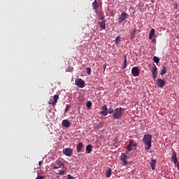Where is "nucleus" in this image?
<instances>
[{
	"instance_id": "nucleus-1",
	"label": "nucleus",
	"mask_w": 179,
	"mask_h": 179,
	"mask_svg": "<svg viewBox=\"0 0 179 179\" xmlns=\"http://www.w3.org/2000/svg\"><path fill=\"white\" fill-rule=\"evenodd\" d=\"M152 136L150 134H145L144 135V137H143V143H144V145H145V147H144V149L145 150H150L152 147Z\"/></svg>"
},
{
	"instance_id": "nucleus-2",
	"label": "nucleus",
	"mask_w": 179,
	"mask_h": 179,
	"mask_svg": "<svg viewBox=\"0 0 179 179\" xmlns=\"http://www.w3.org/2000/svg\"><path fill=\"white\" fill-rule=\"evenodd\" d=\"M113 117L114 120L120 119L122 117V108L120 107L115 108Z\"/></svg>"
},
{
	"instance_id": "nucleus-3",
	"label": "nucleus",
	"mask_w": 179,
	"mask_h": 179,
	"mask_svg": "<svg viewBox=\"0 0 179 179\" xmlns=\"http://www.w3.org/2000/svg\"><path fill=\"white\" fill-rule=\"evenodd\" d=\"M106 20L105 18V15H102L99 21V25L102 30H105L106 29Z\"/></svg>"
},
{
	"instance_id": "nucleus-4",
	"label": "nucleus",
	"mask_w": 179,
	"mask_h": 179,
	"mask_svg": "<svg viewBox=\"0 0 179 179\" xmlns=\"http://www.w3.org/2000/svg\"><path fill=\"white\" fill-rule=\"evenodd\" d=\"M128 17V14L126 12H123L122 13V14H120V16H119V18H117V22L119 23H122L123 21H124L127 17Z\"/></svg>"
},
{
	"instance_id": "nucleus-5",
	"label": "nucleus",
	"mask_w": 179,
	"mask_h": 179,
	"mask_svg": "<svg viewBox=\"0 0 179 179\" xmlns=\"http://www.w3.org/2000/svg\"><path fill=\"white\" fill-rule=\"evenodd\" d=\"M75 83L80 88H83L85 86V82L80 78L76 79Z\"/></svg>"
},
{
	"instance_id": "nucleus-6",
	"label": "nucleus",
	"mask_w": 179,
	"mask_h": 179,
	"mask_svg": "<svg viewBox=\"0 0 179 179\" xmlns=\"http://www.w3.org/2000/svg\"><path fill=\"white\" fill-rule=\"evenodd\" d=\"M131 75H133L134 77H138L140 75V70L138 67H133L131 69Z\"/></svg>"
},
{
	"instance_id": "nucleus-7",
	"label": "nucleus",
	"mask_w": 179,
	"mask_h": 179,
	"mask_svg": "<svg viewBox=\"0 0 179 179\" xmlns=\"http://www.w3.org/2000/svg\"><path fill=\"white\" fill-rule=\"evenodd\" d=\"M55 164L57 165H55V164L52 165V169H58L59 168L64 167V164L59 160H57L55 162Z\"/></svg>"
},
{
	"instance_id": "nucleus-8",
	"label": "nucleus",
	"mask_w": 179,
	"mask_h": 179,
	"mask_svg": "<svg viewBox=\"0 0 179 179\" xmlns=\"http://www.w3.org/2000/svg\"><path fill=\"white\" fill-rule=\"evenodd\" d=\"M128 156L126 155L124 153H122V155H120V161L123 162V164L127 165L128 164L127 160Z\"/></svg>"
},
{
	"instance_id": "nucleus-9",
	"label": "nucleus",
	"mask_w": 179,
	"mask_h": 179,
	"mask_svg": "<svg viewBox=\"0 0 179 179\" xmlns=\"http://www.w3.org/2000/svg\"><path fill=\"white\" fill-rule=\"evenodd\" d=\"M63 153L67 157H71L73 155V150L71 148H64Z\"/></svg>"
},
{
	"instance_id": "nucleus-10",
	"label": "nucleus",
	"mask_w": 179,
	"mask_h": 179,
	"mask_svg": "<svg viewBox=\"0 0 179 179\" xmlns=\"http://www.w3.org/2000/svg\"><path fill=\"white\" fill-rule=\"evenodd\" d=\"M165 82L164 80L158 78L157 79V86H158L159 88H163L164 87Z\"/></svg>"
},
{
	"instance_id": "nucleus-11",
	"label": "nucleus",
	"mask_w": 179,
	"mask_h": 179,
	"mask_svg": "<svg viewBox=\"0 0 179 179\" xmlns=\"http://www.w3.org/2000/svg\"><path fill=\"white\" fill-rule=\"evenodd\" d=\"M152 79H154V81H155L157 79V67L155 65H154V67H152Z\"/></svg>"
},
{
	"instance_id": "nucleus-12",
	"label": "nucleus",
	"mask_w": 179,
	"mask_h": 179,
	"mask_svg": "<svg viewBox=\"0 0 179 179\" xmlns=\"http://www.w3.org/2000/svg\"><path fill=\"white\" fill-rule=\"evenodd\" d=\"M101 114L103 116L108 115V108L106 105L102 107Z\"/></svg>"
},
{
	"instance_id": "nucleus-13",
	"label": "nucleus",
	"mask_w": 179,
	"mask_h": 179,
	"mask_svg": "<svg viewBox=\"0 0 179 179\" xmlns=\"http://www.w3.org/2000/svg\"><path fill=\"white\" fill-rule=\"evenodd\" d=\"M171 160L174 164H177L178 158H177V154L176 153V152H173L171 155Z\"/></svg>"
},
{
	"instance_id": "nucleus-14",
	"label": "nucleus",
	"mask_w": 179,
	"mask_h": 179,
	"mask_svg": "<svg viewBox=\"0 0 179 179\" xmlns=\"http://www.w3.org/2000/svg\"><path fill=\"white\" fill-rule=\"evenodd\" d=\"M137 29H134L130 32V40L134 41L136 38Z\"/></svg>"
},
{
	"instance_id": "nucleus-15",
	"label": "nucleus",
	"mask_w": 179,
	"mask_h": 179,
	"mask_svg": "<svg viewBox=\"0 0 179 179\" xmlns=\"http://www.w3.org/2000/svg\"><path fill=\"white\" fill-rule=\"evenodd\" d=\"M62 126L65 128H69L71 125V123L68 120H64L62 123Z\"/></svg>"
},
{
	"instance_id": "nucleus-16",
	"label": "nucleus",
	"mask_w": 179,
	"mask_h": 179,
	"mask_svg": "<svg viewBox=\"0 0 179 179\" xmlns=\"http://www.w3.org/2000/svg\"><path fill=\"white\" fill-rule=\"evenodd\" d=\"M156 164H157V160L156 159L151 160V162H150V165L151 166V169L155 170Z\"/></svg>"
},
{
	"instance_id": "nucleus-17",
	"label": "nucleus",
	"mask_w": 179,
	"mask_h": 179,
	"mask_svg": "<svg viewBox=\"0 0 179 179\" xmlns=\"http://www.w3.org/2000/svg\"><path fill=\"white\" fill-rule=\"evenodd\" d=\"M83 143L80 142L77 145V152L80 153L83 151Z\"/></svg>"
},
{
	"instance_id": "nucleus-18",
	"label": "nucleus",
	"mask_w": 179,
	"mask_h": 179,
	"mask_svg": "<svg viewBox=\"0 0 179 179\" xmlns=\"http://www.w3.org/2000/svg\"><path fill=\"white\" fill-rule=\"evenodd\" d=\"M166 73V69L165 66H162L159 75L164 76Z\"/></svg>"
},
{
	"instance_id": "nucleus-19",
	"label": "nucleus",
	"mask_w": 179,
	"mask_h": 179,
	"mask_svg": "<svg viewBox=\"0 0 179 179\" xmlns=\"http://www.w3.org/2000/svg\"><path fill=\"white\" fill-rule=\"evenodd\" d=\"M53 99H54V101L52 103L49 102V104L55 106L57 102V100L59 99V96L56 94L54 96Z\"/></svg>"
},
{
	"instance_id": "nucleus-20",
	"label": "nucleus",
	"mask_w": 179,
	"mask_h": 179,
	"mask_svg": "<svg viewBox=\"0 0 179 179\" xmlns=\"http://www.w3.org/2000/svg\"><path fill=\"white\" fill-rule=\"evenodd\" d=\"M92 151V145H88L87 147H86V152L87 154H90L91 153Z\"/></svg>"
},
{
	"instance_id": "nucleus-21",
	"label": "nucleus",
	"mask_w": 179,
	"mask_h": 179,
	"mask_svg": "<svg viewBox=\"0 0 179 179\" xmlns=\"http://www.w3.org/2000/svg\"><path fill=\"white\" fill-rule=\"evenodd\" d=\"M131 146L136 148L138 147V144L136 143H135V141L133 139H130V141L129 142Z\"/></svg>"
},
{
	"instance_id": "nucleus-22",
	"label": "nucleus",
	"mask_w": 179,
	"mask_h": 179,
	"mask_svg": "<svg viewBox=\"0 0 179 179\" xmlns=\"http://www.w3.org/2000/svg\"><path fill=\"white\" fill-rule=\"evenodd\" d=\"M155 30L154 29H151V31H150V40H152L153 36H155Z\"/></svg>"
},
{
	"instance_id": "nucleus-23",
	"label": "nucleus",
	"mask_w": 179,
	"mask_h": 179,
	"mask_svg": "<svg viewBox=\"0 0 179 179\" xmlns=\"http://www.w3.org/2000/svg\"><path fill=\"white\" fill-rule=\"evenodd\" d=\"M111 173H112V170L111 169H108L106 171V175L107 178H110L111 176Z\"/></svg>"
},
{
	"instance_id": "nucleus-24",
	"label": "nucleus",
	"mask_w": 179,
	"mask_h": 179,
	"mask_svg": "<svg viewBox=\"0 0 179 179\" xmlns=\"http://www.w3.org/2000/svg\"><path fill=\"white\" fill-rule=\"evenodd\" d=\"M92 7H93V9L94 10H97V1L95 0L93 3H92Z\"/></svg>"
},
{
	"instance_id": "nucleus-25",
	"label": "nucleus",
	"mask_w": 179,
	"mask_h": 179,
	"mask_svg": "<svg viewBox=\"0 0 179 179\" xmlns=\"http://www.w3.org/2000/svg\"><path fill=\"white\" fill-rule=\"evenodd\" d=\"M152 61H154V62H155V64H159V59L157 56H154V57H152Z\"/></svg>"
},
{
	"instance_id": "nucleus-26",
	"label": "nucleus",
	"mask_w": 179,
	"mask_h": 179,
	"mask_svg": "<svg viewBox=\"0 0 179 179\" xmlns=\"http://www.w3.org/2000/svg\"><path fill=\"white\" fill-rule=\"evenodd\" d=\"M120 41L121 36H116V39H115V43H116V45H118Z\"/></svg>"
},
{
	"instance_id": "nucleus-27",
	"label": "nucleus",
	"mask_w": 179,
	"mask_h": 179,
	"mask_svg": "<svg viewBox=\"0 0 179 179\" xmlns=\"http://www.w3.org/2000/svg\"><path fill=\"white\" fill-rule=\"evenodd\" d=\"M108 114H114V110L112 108L108 109Z\"/></svg>"
},
{
	"instance_id": "nucleus-28",
	"label": "nucleus",
	"mask_w": 179,
	"mask_h": 179,
	"mask_svg": "<svg viewBox=\"0 0 179 179\" xmlns=\"http://www.w3.org/2000/svg\"><path fill=\"white\" fill-rule=\"evenodd\" d=\"M127 151L130 152L131 150H133V148H132V145H131L130 144L129 145H127Z\"/></svg>"
},
{
	"instance_id": "nucleus-29",
	"label": "nucleus",
	"mask_w": 179,
	"mask_h": 179,
	"mask_svg": "<svg viewBox=\"0 0 179 179\" xmlns=\"http://www.w3.org/2000/svg\"><path fill=\"white\" fill-rule=\"evenodd\" d=\"M92 106V103L91 101H88V102L87 103V108H91Z\"/></svg>"
},
{
	"instance_id": "nucleus-30",
	"label": "nucleus",
	"mask_w": 179,
	"mask_h": 179,
	"mask_svg": "<svg viewBox=\"0 0 179 179\" xmlns=\"http://www.w3.org/2000/svg\"><path fill=\"white\" fill-rule=\"evenodd\" d=\"M87 74H88L89 76L91 75L92 70H91L90 67H87Z\"/></svg>"
},
{
	"instance_id": "nucleus-31",
	"label": "nucleus",
	"mask_w": 179,
	"mask_h": 179,
	"mask_svg": "<svg viewBox=\"0 0 179 179\" xmlns=\"http://www.w3.org/2000/svg\"><path fill=\"white\" fill-rule=\"evenodd\" d=\"M66 179H74L73 176H71L70 174L68 175V178Z\"/></svg>"
},
{
	"instance_id": "nucleus-32",
	"label": "nucleus",
	"mask_w": 179,
	"mask_h": 179,
	"mask_svg": "<svg viewBox=\"0 0 179 179\" xmlns=\"http://www.w3.org/2000/svg\"><path fill=\"white\" fill-rule=\"evenodd\" d=\"M123 63L127 64V55H124V61L123 62Z\"/></svg>"
},
{
	"instance_id": "nucleus-33",
	"label": "nucleus",
	"mask_w": 179,
	"mask_h": 179,
	"mask_svg": "<svg viewBox=\"0 0 179 179\" xmlns=\"http://www.w3.org/2000/svg\"><path fill=\"white\" fill-rule=\"evenodd\" d=\"M127 63H123V68H122V69H125L127 68Z\"/></svg>"
},
{
	"instance_id": "nucleus-34",
	"label": "nucleus",
	"mask_w": 179,
	"mask_h": 179,
	"mask_svg": "<svg viewBox=\"0 0 179 179\" xmlns=\"http://www.w3.org/2000/svg\"><path fill=\"white\" fill-rule=\"evenodd\" d=\"M64 174H65V171H60L59 175L64 176Z\"/></svg>"
},
{
	"instance_id": "nucleus-35",
	"label": "nucleus",
	"mask_w": 179,
	"mask_h": 179,
	"mask_svg": "<svg viewBox=\"0 0 179 179\" xmlns=\"http://www.w3.org/2000/svg\"><path fill=\"white\" fill-rule=\"evenodd\" d=\"M69 105H66V109H65V113H67V111L69 110Z\"/></svg>"
},
{
	"instance_id": "nucleus-36",
	"label": "nucleus",
	"mask_w": 179,
	"mask_h": 179,
	"mask_svg": "<svg viewBox=\"0 0 179 179\" xmlns=\"http://www.w3.org/2000/svg\"><path fill=\"white\" fill-rule=\"evenodd\" d=\"M43 176H38L36 179H43Z\"/></svg>"
},
{
	"instance_id": "nucleus-37",
	"label": "nucleus",
	"mask_w": 179,
	"mask_h": 179,
	"mask_svg": "<svg viewBox=\"0 0 179 179\" xmlns=\"http://www.w3.org/2000/svg\"><path fill=\"white\" fill-rule=\"evenodd\" d=\"M174 8H175V9H178V4H177V3H176V4L174 5Z\"/></svg>"
},
{
	"instance_id": "nucleus-38",
	"label": "nucleus",
	"mask_w": 179,
	"mask_h": 179,
	"mask_svg": "<svg viewBox=\"0 0 179 179\" xmlns=\"http://www.w3.org/2000/svg\"><path fill=\"white\" fill-rule=\"evenodd\" d=\"M43 162V161L39 162L38 164L40 166L42 165Z\"/></svg>"
},
{
	"instance_id": "nucleus-39",
	"label": "nucleus",
	"mask_w": 179,
	"mask_h": 179,
	"mask_svg": "<svg viewBox=\"0 0 179 179\" xmlns=\"http://www.w3.org/2000/svg\"><path fill=\"white\" fill-rule=\"evenodd\" d=\"M129 152L127 151L125 155H129Z\"/></svg>"
},
{
	"instance_id": "nucleus-40",
	"label": "nucleus",
	"mask_w": 179,
	"mask_h": 179,
	"mask_svg": "<svg viewBox=\"0 0 179 179\" xmlns=\"http://www.w3.org/2000/svg\"><path fill=\"white\" fill-rule=\"evenodd\" d=\"M106 68V66H105V67H104V71H105Z\"/></svg>"
},
{
	"instance_id": "nucleus-41",
	"label": "nucleus",
	"mask_w": 179,
	"mask_h": 179,
	"mask_svg": "<svg viewBox=\"0 0 179 179\" xmlns=\"http://www.w3.org/2000/svg\"><path fill=\"white\" fill-rule=\"evenodd\" d=\"M178 178H179V175H178Z\"/></svg>"
}]
</instances>
